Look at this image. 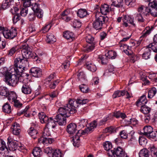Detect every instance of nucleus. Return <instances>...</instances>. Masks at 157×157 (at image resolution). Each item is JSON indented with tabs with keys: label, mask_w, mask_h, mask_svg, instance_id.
<instances>
[{
	"label": "nucleus",
	"mask_w": 157,
	"mask_h": 157,
	"mask_svg": "<svg viewBox=\"0 0 157 157\" xmlns=\"http://www.w3.org/2000/svg\"><path fill=\"white\" fill-rule=\"evenodd\" d=\"M77 14L78 17L81 18H82L88 14V13L86 9H81L78 10Z\"/></svg>",
	"instance_id": "nucleus-27"
},
{
	"label": "nucleus",
	"mask_w": 157,
	"mask_h": 157,
	"mask_svg": "<svg viewBox=\"0 0 157 157\" xmlns=\"http://www.w3.org/2000/svg\"><path fill=\"white\" fill-rule=\"evenodd\" d=\"M30 6H31V8L34 12L40 9V4L37 2L33 3L32 4H31Z\"/></svg>",
	"instance_id": "nucleus-46"
},
{
	"label": "nucleus",
	"mask_w": 157,
	"mask_h": 157,
	"mask_svg": "<svg viewBox=\"0 0 157 157\" xmlns=\"http://www.w3.org/2000/svg\"><path fill=\"white\" fill-rule=\"evenodd\" d=\"M77 76L78 79L81 82H83L85 80V75L83 71H79Z\"/></svg>",
	"instance_id": "nucleus-51"
},
{
	"label": "nucleus",
	"mask_w": 157,
	"mask_h": 157,
	"mask_svg": "<svg viewBox=\"0 0 157 157\" xmlns=\"http://www.w3.org/2000/svg\"><path fill=\"white\" fill-rule=\"evenodd\" d=\"M71 13L70 10H65L61 14V18L62 19L66 22H67L71 20Z\"/></svg>",
	"instance_id": "nucleus-12"
},
{
	"label": "nucleus",
	"mask_w": 157,
	"mask_h": 157,
	"mask_svg": "<svg viewBox=\"0 0 157 157\" xmlns=\"http://www.w3.org/2000/svg\"><path fill=\"white\" fill-rule=\"evenodd\" d=\"M148 47L154 52L157 53V43H151L148 45Z\"/></svg>",
	"instance_id": "nucleus-52"
},
{
	"label": "nucleus",
	"mask_w": 157,
	"mask_h": 157,
	"mask_svg": "<svg viewBox=\"0 0 157 157\" xmlns=\"http://www.w3.org/2000/svg\"><path fill=\"white\" fill-rule=\"evenodd\" d=\"M24 7L21 9L20 11V15L23 17H25L28 13V7L24 6Z\"/></svg>",
	"instance_id": "nucleus-60"
},
{
	"label": "nucleus",
	"mask_w": 157,
	"mask_h": 157,
	"mask_svg": "<svg viewBox=\"0 0 157 157\" xmlns=\"http://www.w3.org/2000/svg\"><path fill=\"white\" fill-rule=\"evenodd\" d=\"M46 41L48 43L53 44L56 41V39L52 33H49L48 35Z\"/></svg>",
	"instance_id": "nucleus-34"
},
{
	"label": "nucleus",
	"mask_w": 157,
	"mask_h": 157,
	"mask_svg": "<svg viewBox=\"0 0 157 157\" xmlns=\"http://www.w3.org/2000/svg\"><path fill=\"white\" fill-rule=\"evenodd\" d=\"M156 89L154 87L151 88L148 92V98H152L156 94Z\"/></svg>",
	"instance_id": "nucleus-32"
},
{
	"label": "nucleus",
	"mask_w": 157,
	"mask_h": 157,
	"mask_svg": "<svg viewBox=\"0 0 157 157\" xmlns=\"http://www.w3.org/2000/svg\"><path fill=\"white\" fill-rule=\"evenodd\" d=\"M52 157H62V154L59 150H56L52 154Z\"/></svg>",
	"instance_id": "nucleus-59"
},
{
	"label": "nucleus",
	"mask_w": 157,
	"mask_h": 157,
	"mask_svg": "<svg viewBox=\"0 0 157 157\" xmlns=\"http://www.w3.org/2000/svg\"><path fill=\"white\" fill-rule=\"evenodd\" d=\"M125 93H126V90H116L114 92L112 95V97L113 98H115L123 96L125 95Z\"/></svg>",
	"instance_id": "nucleus-20"
},
{
	"label": "nucleus",
	"mask_w": 157,
	"mask_h": 157,
	"mask_svg": "<svg viewBox=\"0 0 157 157\" xmlns=\"http://www.w3.org/2000/svg\"><path fill=\"white\" fill-rule=\"evenodd\" d=\"M8 150L14 151L17 148V144L16 142H13L9 144L8 145Z\"/></svg>",
	"instance_id": "nucleus-40"
},
{
	"label": "nucleus",
	"mask_w": 157,
	"mask_h": 157,
	"mask_svg": "<svg viewBox=\"0 0 157 157\" xmlns=\"http://www.w3.org/2000/svg\"><path fill=\"white\" fill-rule=\"evenodd\" d=\"M72 100L74 102V106L75 107V104H79L83 105L84 104H86V103H88L89 101L87 99H83L82 100L80 99H77L76 101H74L72 100Z\"/></svg>",
	"instance_id": "nucleus-38"
},
{
	"label": "nucleus",
	"mask_w": 157,
	"mask_h": 157,
	"mask_svg": "<svg viewBox=\"0 0 157 157\" xmlns=\"http://www.w3.org/2000/svg\"><path fill=\"white\" fill-rule=\"evenodd\" d=\"M11 130L13 134L18 135L21 132V127L19 124L16 122L14 123L12 126Z\"/></svg>",
	"instance_id": "nucleus-16"
},
{
	"label": "nucleus",
	"mask_w": 157,
	"mask_h": 157,
	"mask_svg": "<svg viewBox=\"0 0 157 157\" xmlns=\"http://www.w3.org/2000/svg\"><path fill=\"white\" fill-rule=\"evenodd\" d=\"M105 56L106 57H107L109 59H113L116 58V53L114 51H109L105 54Z\"/></svg>",
	"instance_id": "nucleus-35"
},
{
	"label": "nucleus",
	"mask_w": 157,
	"mask_h": 157,
	"mask_svg": "<svg viewBox=\"0 0 157 157\" xmlns=\"http://www.w3.org/2000/svg\"><path fill=\"white\" fill-rule=\"evenodd\" d=\"M3 34L6 39L12 40L17 35V30L16 28H12L10 30H4Z\"/></svg>",
	"instance_id": "nucleus-6"
},
{
	"label": "nucleus",
	"mask_w": 157,
	"mask_h": 157,
	"mask_svg": "<svg viewBox=\"0 0 157 157\" xmlns=\"http://www.w3.org/2000/svg\"><path fill=\"white\" fill-rule=\"evenodd\" d=\"M9 92L7 88L5 87H0V96L7 97Z\"/></svg>",
	"instance_id": "nucleus-39"
},
{
	"label": "nucleus",
	"mask_w": 157,
	"mask_h": 157,
	"mask_svg": "<svg viewBox=\"0 0 157 157\" xmlns=\"http://www.w3.org/2000/svg\"><path fill=\"white\" fill-rule=\"evenodd\" d=\"M103 146L104 149L108 151V153L111 150V149L113 147L111 143L108 141H106L104 143Z\"/></svg>",
	"instance_id": "nucleus-30"
},
{
	"label": "nucleus",
	"mask_w": 157,
	"mask_h": 157,
	"mask_svg": "<svg viewBox=\"0 0 157 157\" xmlns=\"http://www.w3.org/2000/svg\"><path fill=\"white\" fill-rule=\"evenodd\" d=\"M63 37L67 40H72L75 38L74 34L72 32L66 31L63 33Z\"/></svg>",
	"instance_id": "nucleus-23"
},
{
	"label": "nucleus",
	"mask_w": 157,
	"mask_h": 157,
	"mask_svg": "<svg viewBox=\"0 0 157 157\" xmlns=\"http://www.w3.org/2000/svg\"><path fill=\"white\" fill-rule=\"evenodd\" d=\"M52 25L51 23L46 24L45 26L41 29L40 31L43 33H45L48 32L51 28Z\"/></svg>",
	"instance_id": "nucleus-53"
},
{
	"label": "nucleus",
	"mask_w": 157,
	"mask_h": 157,
	"mask_svg": "<svg viewBox=\"0 0 157 157\" xmlns=\"http://www.w3.org/2000/svg\"><path fill=\"white\" fill-rule=\"evenodd\" d=\"M122 21L123 22V25L125 27H127L129 26L128 24L134 27L136 26L135 24L134 23V17L132 16H124L122 19Z\"/></svg>",
	"instance_id": "nucleus-7"
},
{
	"label": "nucleus",
	"mask_w": 157,
	"mask_h": 157,
	"mask_svg": "<svg viewBox=\"0 0 157 157\" xmlns=\"http://www.w3.org/2000/svg\"><path fill=\"white\" fill-rule=\"evenodd\" d=\"M151 108L146 105H143L141 106L140 111L142 113L146 114L149 113L151 111Z\"/></svg>",
	"instance_id": "nucleus-37"
},
{
	"label": "nucleus",
	"mask_w": 157,
	"mask_h": 157,
	"mask_svg": "<svg viewBox=\"0 0 157 157\" xmlns=\"http://www.w3.org/2000/svg\"><path fill=\"white\" fill-rule=\"evenodd\" d=\"M74 102L72 100H70L67 106L60 107L58 109L59 113L66 117H68L71 114L75 113L77 110L74 106Z\"/></svg>",
	"instance_id": "nucleus-2"
},
{
	"label": "nucleus",
	"mask_w": 157,
	"mask_h": 157,
	"mask_svg": "<svg viewBox=\"0 0 157 157\" xmlns=\"http://www.w3.org/2000/svg\"><path fill=\"white\" fill-rule=\"evenodd\" d=\"M95 19L93 23V27L97 30H101L103 26V25L106 23L108 20L107 16L101 15L99 12L95 13Z\"/></svg>",
	"instance_id": "nucleus-3"
},
{
	"label": "nucleus",
	"mask_w": 157,
	"mask_h": 157,
	"mask_svg": "<svg viewBox=\"0 0 157 157\" xmlns=\"http://www.w3.org/2000/svg\"><path fill=\"white\" fill-rule=\"evenodd\" d=\"M32 153L35 157H40L42 154V152L40 147H36L33 149Z\"/></svg>",
	"instance_id": "nucleus-24"
},
{
	"label": "nucleus",
	"mask_w": 157,
	"mask_h": 157,
	"mask_svg": "<svg viewBox=\"0 0 157 157\" xmlns=\"http://www.w3.org/2000/svg\"><path fill=\"white\" fill-rule=\"evenodd\" d=\"M113 116L117 118L121 117L122 119H124L126 116L125 114L119 112L114 113L113 114Z\"/></svg>",
	"instance_id": "nucleus-62"
},
{
	"label": "nucleus",
	"mask_w": 157,
	"mask_h": 157,
	"mask_svg": "<svg viewBox=\"0 0 157 157\" xmlns=\"http://www.w3.org/2000/svg\"><path fill=\"white\" fill-rule=\"evenodd\" d=\"M112 10L111 6L110 7L107 4H104L101 5L100 7V13L101 15H106L109 13L110 11Z\"/></svg>",
	"instance_id": "nucleus-11"
},
{
	"label": "nucleus",
	"mask_w": 157,
	"mask_h": 157,
	"mask_svg": "<svg viewBox=\"0 0 157 157\" xmlns=\"http://www.w3.org/2000/svg\"><path fill=\"white\" fill-rule=\"evenodd\" d=\"M54 141V139L46 137H41L38 139V143L44 145L51 144Z\"/></svg>",
	"instance_id": "nucleus-13"
},
{
	"label": "nucleus",
	"mask_w": 157,
	"mask_h": 157,
	"mask_svg": "<svg viewBox=\"0 0 157 157\" xmlns=\"http://www.w3.org/2000/svg\"><path fill=\"white\" fill-rule=\"evenodd\" d=\"M149 151L146 148H143L141 150L139 153L140 157H148Z\"/></svg>",
	"instance_id": "nucleus-31"
},
{
	"label": "nucleus",
	"mask_w": 157,
	"mask_h": 157,
	"mask_svg": "<svg viewBox=\"0 0 157 157\" xmlns=\"http://www.w3.org/2000/svg\"><path fill=\"white\" fill-rule=\"evenodd\" d=\"M111 6H113L118 8H122L123 6V0H112Z\"/></svg>",
	"instance_id": "nucleus-21"
},
{
	"label": "nucleus",
	"mask_w": 157,
	"mask_h": 157,
	"mask_svg": "<svg viewBox=\"0 0 157 157\" xmlns=\"http://www.w3.org/2000/svg\"><path fill=\"white\" fill-rule=\"evenodd\" d=\"M143 130L144 131L143 135L147 137L152 132L153 128L149 126H145L144 127Z\"/></svg>",
	"instance_id": "nucleus-26"
},
{
	"label": "nucleus",
	"mask_w": 157,
	"mask_h": 157,
	"mask_svg": "<svg viewBox=\"0 0 157 157\" xmlns=\"http://www.w3.org/2000/svg\"><path fill=\"white\" fill-rule=\"evenodd\" d=\"M38 116L41 123L46 124L49 119L48 117L44 112L40 113L38 114Z\"/></svg>",
	"instance_id": "nucleus-19"
},
{
	"label": "nucleus",
	"mask_w": 157,
	"mask_h": 157,
	"mask_svg": "<svg viewBox=\"0 0 157 157\" xmlns=\"http://www.w3.org/2000/svg\"><path fill=\"white\" fill-rule=\"evenodd\" d=\"M32 75L36 78L40 77L42 75V71L41 69L36 67L32 68L30 70Z\"/></svg>",
	"instance_id": "nucleus-10"
},
{
	"label": "nucleus",
	"mask_w": 157,
	"mask_h": 157,
	"mask_svg": "<svg viewBox=\"0 0 157 157\" xmlns=\"http://www.w3.org/2000/svg\"><path fill=\"white\" fill-rule=\"evenodd\" d=\"M87 123V121L86 119H82L79 120L78 124L81 128H83L86 126Z\"/></svg>",
	"instance_id": "nucleus-61"
},
{
	"label": "nucleus",
	"mask_w": 157,
	"mask_h": 157,
	"mask_svg": "<svg viewBox=\"0 0 157 157\" xmlns=\"http://www.w3.org/2000/svg\"><path fill=\"white\" fill-rule=\"evenodd\" d=\"M136 0H124V3L126 5L129 7L133 6L135 4Z\"/></svg>",
	"instance_id": "nucleus-56"
},
{
	"label": "nucleus",
	"mask_w": 157,
	"mask_h": 157,
	"mask_svg": "<svg viewBox=\"0 0 157 157\" xmlns=\"http://www.w3.org/2000/svg\"><path fill=\"white\" fill-rule=\"evenodd\" d=\"M22 56L16 58L14 61V70L17 73L21 72L24 68L28 64V59L33 56V53L32 51L31 48L27 44L21 45Z\"/></svg>",
	"instance_id": "nucleus-1"
},
{
	"label": "nucleus",
	"mask_w": 157,
	"mask_h": 157,
	"mask_svg": "<svg viewBox=\"0 0 157 157\" xmlns=\"http://www.w3.org/2000/svg\"><path fill=\"white\" fill-rule=\"evenodd\" d=\"M59 82V80L58 79L52 82L49 85V88L51 89H55Z\"/></svg>",
	"instance_id": "nucleus-48"
},
{
	"label": "nucleus",
	"mask_w": 157,
	"mask_h": 157,
	"mask_svg": "<svg viewBox=\"0 0 157 157\" xmlns=\"http://www.w3.org/2000/svg\"><path fill=\"white\" fill-rule=\"evenodd\" d=\"M139 141L140 144L143 147H145L147 143L146 139L143 136L139 137Z\"/></svg>",
	"instance_id": "nucleus-45"
},
{
	"label": "nucleus",
	"mask_w": 157,
	"mask_h": 157,
	"mask_svg": "<svg viewBox=\"0 0 157 157\" xmlns=\"http://www.w3.org/2000/svg\"><path fill=\"white\" fill-rule=\"evenodd\" d=\"M56 120H54L52 117H50L48 122L46 124V125L49 128L51 127L52 128H54L56 125Z\"/></svg>",
	"instance_id": "nucleus-28"
},
{
	"label": "nucleus",
	"mask_w": 157,
	"mask_h": 157,
	"mask_svg": "<svg viewBox=\"0 0 157 157\" xmlns=\"http://www.w3.org/2000/svg\"><path fill=\"white\" fill-rule=\"evenodd\" d=\"M86 42L89 44L96 43L94 42V38L90 35H88L86 37Z\"/></svg>",
	"instance_id": "nucleus-54"
},
{
	"label": "nucleus",
	"mask_w": 157,
	"mask_h": 157,
	"mask_svg": "<svg viewBox=\"0 0 157 157\" xmlns=\"http://www.w3.org/2000/svg\"><path fill=\"white\" fill-rule=\"evenodd\" d=\"M19 46H15L7 51V54L8 56H11L15 53L17 52L19 50Z\"/></svg>",
	"instance_id": "nucleus-25"
},
{
	"label": "nucleus",
	"mask_w": 157,
	"mask_h": 157,
	"mask_svg": "<svg viewBox=\"0 0 157 157\" xmlns=\"http://www.w3.org/2000/svg\"><path fill=\"white\" fill-rule=\"evenodd\" d=\"M34 13L35 16H36L38 18L41 19L43 16L44 12L41 9L34 12Z\"/></svg>",
	"instance_id": "nucleus-50"
},
{
	"label": "nucleus",
	"mask_w": 157,
	"mask_h": 157,
	"mask_svg": "<svg viewBox=\"0 0 157 157\" xmlns=\"http://www.w3.org/2000/svg\"><path fill=\"white\" fill-rule=\"evenodd\" d=\"M1 144V147H0V150L2 151L1 153H3V151L5 150V151L4 152H5L4 153V154H8L9 152V151L8 150V147H7L6 145L5 142L4 141L2 140Z\"/></svg>",
	"instance_id": "nucleus-33"
},
{
	"label": "nucleus",
	"mask_w": 157,
	"mask_h": 157,
	"mask_svg": "<svg viewBox=\"0 0 157 157\" xmlns=\"http://www.w3.org/2000/svg\"><path fill=\"white\" fill-rule=\"evenodd\" d=\"M7 97H8V99L10 102L12 101V102L15 100L17 98L16 94L13 92L11 91L9 92L8 95Z\"/></svg>",
	"instance_id": "nucleus-41"
},
{
	"label": "nucleus",
	"mask_w": 157,
	"mask_h": 157,
	"mask_svg": "<svg viewBox=\"0 0 157 157\" xmlns=\"http://www.w3.org/2000/svg\"><path fill=\"white\" fill-rule=\"evenodd\" d=\"M151 29L149 27H146L142 32V35L140 37V39L143 40L147 37L150 33Z\"/></svg>",
	"instance_id": "nucleus-29"
},
{
	"label": "nucleus",
	"mask_w": 157,
	"mask_h": 157,
	"mask_svg": "<svg viewBox=\"0 0 157 157\" xmlns=\"http://www.w3.org/2000/svg\"><path fill=\"white\" fill-rule=\"evenodd\" d=\"M2 110L4 112L9 113L11 111V107L9 104L6 103L2 106Z\"/></svg>",
	"instance_id": "nucleus-36"
},
{
	"label": "nucleus",
	"mask_w": 157,
	"mask_h": 157,
	"mask_svg": "<svg viewBox=\"0 0 157 157\" xmlns=\"http://www.w3.org/2000/svg\"><path fill=\"white\" fill-rule=\"evenodd\" d=\"M29 135L35 139L38 137L39 136L38 131L33 127H30L28 131Z\"/></svg>",
	"instance_id": "nucleus-17"
},
{
	"label": "nucleus",
	"mask_w": 157,
	"mask_h": 157,
	"mask_svg": "<svg viewBox=\"0 0 157 157\" xmlns=\"http://www.w3.org/2000/svg\"><path fill=\"white\" fill-rule=\"evenodd\" d=\"M107 154L110 157L116 156V157H128L127 155L125 154V151L123 149L120 147L114 148L113 150L110 151Z\"/></svg>",
	"instance_id": "nucleus-5"
},
{
	"label": "nucleus",
	"mask_w": 157,
	"mask_h": 157,
	"mask_svg": "<svg viewBox=\"0 0 157 157\" xmlns=\"http://www.w3.org/2000/svg\"><path fill=\"white\" fill-rule=\"evenodd\" d=\"M96 43L89 44H88L85 50L87 52H91L94 49Z\"/></svg>",
	"instance_id": "nucleus-57"
},
{
	"label": "nucleus",
	"mask_w": 157,
	"mask_h": 157,
	"mask_svg": "<svg viewBox=\"0 0 157 157\" xmlns=\"http://www.w3.org/2000/svg\"><path fill=\"white\" fill-rule=\"evenodd\" d=\"M151 52V49L148 47V45L144 49V52L142 55L143 58L145 59L149 58Z\"/></svg>",
	"instance_id": "nucleus-22"
},
{
	"label": "nucleus",
	"mask_w": 157,
	"mask_h": 157,
	"mask_svg": "<svg viewBox=\"0 0 157 157\" xmlns=\"http://www.w3.org/2000/svg\"><path fill=\"white\" fill-rule=\"evenodd\" d=\"M19 78L15 74H12L11 72L6 75L4 81L8 85L13 86H15L17 83Z\"/></svg>",
	"instance_id": "nucleus-4"
},
{
	"label": "nucleus",
	"mask_w": 157,
	"mask_h": 157,
	"mask_svg": "<svg viewBox=\"0 0 157 157\" xmlns=\"http://www.w3.org/2000/svg\"><path fill=\"white\" fill-rule=\"evenodd\" d=\"M151 154L153 157H157V148L154 146H152L150 149Z\"/></svg>",
	"instance_id": "nucleus-55"
},
{
	"label": "nucleus",
	"mask_w": 157,
	"mask_h": 157,
	"mask_svg": "<svg viewBox=\"0 0 157 157\" xmlns=\"http://www.w3.org/2000/svg\"><path fill=\"white\" fill-rule=\"evenodd\" d=\"M22 92L25 94H30L31 93L32 90L28 83H23L21 88Z\"/></svg>",
	"instance_id": "nucleus-18"
},
{
	"label": "nucleus",
	"mask_w": 157,
	"mask_h": 157,
	"mask_svg": "<svg viewBox=\"0 0 157 157\" xmlns=\"http://www.w3.org/2000/svg\"><path fill=\"white\" fill-rule=\"evenodd\" d=\"M79 88L80 91L83 93H87L89 92V88L86 84H81L79 86Z\"/></svg>",
	"instance_id": "nucleus-42"
},
{
	"label": "nucleus",
	"mask_w": 157,
	"mask_h": 157,
	"mask_svg": "<svg viewBox=\"0 0 157 157\" xmlns=\"http://www.w3.org/2000/svg\"><path fill=\"white\" fill-rule=\"evenodd\" d=\"M77 125L74 123H71L67 127V131L70 134L75 133L77 130Z\"/></svg>",
	"instance_id": "nucleus-14"
},
{
	"label": "nucleus",
	"mask_w": 157,
	"mask_h": 157,
	"mask_svg": "<svg viewBox=\"0 0 157 157\" xmlns=\"http://www.w3.org/2000/svg\"><path fill=\"white\" fill-rule=\"evenodd\" d=\"M15 68V67L14 66V67L13 68V69L14 71L18 75H20V77L21 78L22 77H23L25 78H27L28 77H29V75L28 74L26 73H24L23 72V70H25V67L22 70V71L21 72H19L18 73H17L16 70H14Z\"/></svg>",
	"instance_id": "nucleus-44"
},
{
	"label": "nucleus",
	"mask_w": 157,
	"mask_h": 157,
	"mask_svg": "<svg viewBox=\"0 0 157 157\" xmlns=\"http://www.w3.org/2000/svg\"><path fill=\"white\" fill-rule=\"evenodd\" d=\"M10 74V72H8L6 67H5L0 69V77L4 75L5 78L6 75Z\"/></svg>",
	"instance_id": "nucleus-47"
},
{
	"label": "nucleus",
	"mask_w": 157,
	"mask_h": 157,
	"mask_svg": "<svg viewBox=\"0 0 157 157\" xmlns=\"http://www.w3.org/2000/svg\"><path fill=\"white\" fill-rule=\"evenodd\" d=\"M94 128L93 127L90 126L88 127L86 129L84 130H82L83 131L82 133L83 135H85L86 133H90L91 132L93 131L94 130Z\"/></svg>",
	"instance_id": "nucleus-64"
},
{
	"label": "nucleus",
	"mask_w": 157,
	"mask_h": 157,
	"mask_svg": "<svg viewBox=\"0 0 157 157\" xmlns=\"http://www.w3.org/2000/svg\"><path fill=\"white\" fill-rule=\"evenodd\" d=\"M83 131L82 130H79L75 136L73 137L72 139L73 144L74 146L78 147L80 144V137L83 135Z\"/></svg>",
	"instance_id": "nucleus-9"
},
{
	"label": "nucleus",
	"mask_w": 157,
	"mask_h": 157,
	"mask_svg": "<svg viewBox=\"0 0 157 157\" xmlns=\"http://www.w3.org/2000/svg\"><path fill=\"white\" fill-rule=\"evenodd\" d=\"M145 95H144L139 98L136 102V105L137 107H141L143 105H145L147 102Z\"/></svg>",
	"instance_id": "nucleus-15"
},
{
	"label": "nucleus",
	"mask_w": 157,
	"mask_h": 157,
	"mask_svg": "<svg viewBox=\"0 0 157 157\" xmlns=\"http://www.w3.org/2000/svg\"><path fill=\"white\" fill-rule=\"evenodd\" d=\"M86 68L92 72H94L97 70V68L95 65L91 63L86 64Z\"/></svg>",
	"instance_id": "nucleus-43"
},
{
	"label": "nucleus",
	"mask_w": 157,
	"mask_h": 157,
	"mask_svg": "<svg viewBox=\"0 0 157 157\" xmlns=\"http://www.w3.org/2000/svg\"><path fill=\"white\" fill-rule=\"evenodd\" d=\"M149 6L151 7L150 14L155 17L157 16V1L154 0L153 2H149Z\"/></svg>",
	"instance_id": "nucleus-8"
},
{
	"label": "nucleus",
	"mask_w": 157,
	"mask_h": 157,
	"mask_svg": "<svg viewBox=\"0 0 157 157\" xmlns=\"http://www.w3.org/2000/svg\"><path fill=\"white\" fill-rule=\"evenodd\" d=\"M82 25V23L79 20L75 19L73 22V26L75 28H79Z\"/></svg>",
	"instance_id": "nucleus-58"
},
{
	"label": "nucleus",
	"mask_w": 157,
	"mask_h": 157,
	"mask_svg": "<svg viewBox=\"0 0 157 157\" xmlns=\"http://www.w3.org/2000/svg\"><path fill=\"white\" fill-rule=\"evenodd\" d=\"M66 117L64 116L63 119H60V120L56 121V123H58L59 125H64L66 124Z\"/></svg>",
	"instance_id": "nucleus-63"
},
{
	"label": "nucleus",
	"mask_w": 157,
	"mask_h": 157,
	"mask_svg": "<svg viewBox=\"0 0 157 157\" xmlns=\"http://www.w3.org/2000/svg\"><path fill=\"white\" fill-rule=\"evenodd\" d=\"M11 2L8 0H6L5 2H3L2 5L3 10L8 8L11 5Z\"/></svg>",
	"instance_id": "nucleus-49"
}]
</instances>
